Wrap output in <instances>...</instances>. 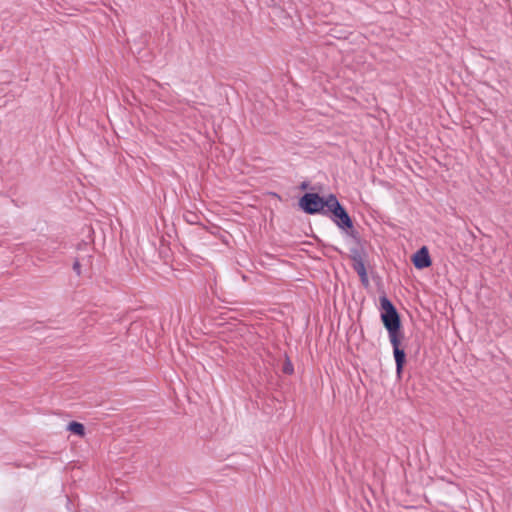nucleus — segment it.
<instances>
[{"instance_id": "7", "label": "nucleus", "mask_w": 512, "mask_h": 512, "mask_svg": "<svg viewBox=\"0 0 512 512\" xmlns=\"http://www.w3.org/2000/svg\"><path fill=\"white\" fill-rule=\"evenodd\" d=\"M67 430L70 431L72 434H75L77 436H84L85 434V427L82 423L77 421H71L67 425Z\"/></svg>"}, {"instance_id": "8", "label": "nucleus", "mask_w": 512, "mask_h": 512, "mask_svg": "<svg viewBox=\"0 0 512 512\" xmlns=\"http://www.w3.org/2000/svg\"><path fill=\"white\" fill-rule=\"evenodd\" d=\"M393 350L400 349L401 335L399 330L388 331Z\"/></svg>"}, {"instance_id": "10", "label": "nucleus", "mask_w": 512, "mask_h": 512, "mask_svg": "<svg viewBox=\"0 0 512 512\" xmlns=\"http://www.w3.org/2000/svg\"><path fill=\"white\" fill-rule=\"evenodd\" d=\"M73 270L75 271V273L77 275H80L81 274V265H80V262L78 260H76L74 263H73Z\"/></svg>"}, {"instance_id": "6", "label": "nucleus", "mask_w": 512, "mask_h": 512, "mask_svg": "<svg viewBox=\"0 0 512 512\" xmlns=\"http://www.w3.org/2000/svg\"><path fill=\"white\" fill-rule=\"evenodd\" d=\"M327 207V209L334 214L338 208L341 207L339 201L337 200L335 195H329L326 199L323 198V208Z\"/></svg>"}, {"instance_id": "9", "label": "nucleus", "mask_w": 512, "mask_h": 512, "mask_svg": "<svg viewBox=\"0 0 512 512\" xmlns=\"http://www.w3.org/2000/svg\"><path fill=\"white\" fill-rule=\"evenodd\" d=\"M283 371L286 374H292L293 373V371H294L293 365H292V363L289 360H287L286 363L284 364Z\"/></svg>"}, {"instance_id": "3", "label": "nucleus", "mask_w": 512, "mask_h": 512, "mask_svg": "<svg viewBox=\"0 0 512 512\" xmlns=\"http://www.w3.org/2000/svg\"><path fill=\"white\" fill-rule=\"evenodd\" d=\"M412 262L417 269H424L431 266L432 261L428 248L423 246L412 257Z\"/></svg>"}, {"instance_id": "11", "label": "nucleus", "mask_w": 512, "mask_h": 512, "mask_svg": "<svg viewBox=\"0 0 512 512\" xmlns=\"http://www.w3.org/2000/svg\"><path fill=\"white\" fill-rule=\"evenodd\" d=\"M358 273L361 275L363 279L366 278V272L363 266H361V268L358 269Z\"/></svg>"}, {"instance_id": "4", "label": "nucleus", "mask_w": 512, "mask_h": 512, "mask_svg": "<svg viewBox=\"0 0 512 512\" xmlns=\"http://www.w3.org/2000/svg\"><path fill=\"white\" fill-rule=\"evenodd\" d=\"M338 221H336L337 225L343 228H352L353 224L345 209L341 206L333 214Z\"/></svg>"}, {"instance_id": "2", "label": "nucleus", "mask_w": 512, "mask_h": 512, "mask_svg": "<svg viewBox=\"0 0 512 512\" xmlns=\"http://www.w3.org/2000/svg\"><path fill=\"white\" fill-rule=\"evenodd\" d=\"M300 207L308 214H315L323 210V198L316 193H306L299 200Z\"/></svg>"}, {"instance_id": "1", "label": "nucleus", "mask_w": 512, "mask_h": 512, "mask_svg": "<svg viewBox=\"0 0 512 512\" xmlns=\"http://www.w3.org/2000/svg\"><path fill=\"white\" fill-rule=\"evenodd\" d=\"M380 306L382 310L381 319L387 331L400 330V318L391 301L383 296L380 298Z\"/></svg>"}, {"instance_id": "5", "label": "nucleus", "mask_w": 512, "mask_h": 512, "mask_svg": "<svg viewBox=\"0 0 512 512\" xmlns=\"http://www.w3.org/2000/svg\"><path fill=\"white\" fill-rule=\"evenodd\" d=\"M393 353L396 362L397 375L400 377L405 363V352L402 349H396L393 350Z\"/></svg>"}]
</instances>
